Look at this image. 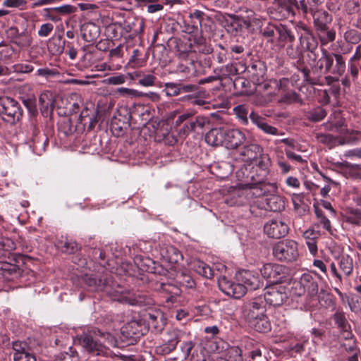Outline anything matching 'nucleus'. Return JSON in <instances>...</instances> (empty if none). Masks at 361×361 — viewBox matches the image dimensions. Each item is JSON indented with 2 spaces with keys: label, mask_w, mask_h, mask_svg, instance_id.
I'll return each mask as SVG.
<instances>
[{
  "label": "nucleus",
  "mask_w": 361,
  "mask_h": 361,
  "mask_svg": "<svg viewBox=\"0 0 361 361\" xmlns=\"http://www.w3.org/2000/svg\"><path fill=\"white\" fill-rule=\"evenodd\" d=\"M301 28L304 33L300 36V45L303 49V52L305 51L312 52L317 47V42L307 27L302 25Z\"/></svg>",
  "instance_id": "17"
},
{
  "label": "nucleus",
  "mask_w": 361,
  "mask_h": 361,
  "mask_svg": "<svg viewBox=\"0 0 361 361\" xmlns=\"http://www.w3.org/2000/svg\"><path fill=\"white\" fill-rule=\"evenodd\" d=\"M241 350L238 347L231 348L228 353L226 361H243Z\"/></svg>",
  "instance_id": "50"
},
{
  "label": "nucleus",
  "mask_w": 361,
  "mask_h": 361,
  "mask_svg": "<svg viewBox=\"0 0 361 361\" xmlns=\"http://www.w3.org/2000/svg\"><path fill=\"white\" fill-rule=\"evenodd\" d=\"M107 283L106 288L104 292L106 293L114 300L121 302H126L131 305H150L151 299L140 292L132 293L125 289L123 287L115 283L111 276L106 279Z\"/></svg>",
  "instance_id": "3"
},
{
  "label": "nucleus",
  "mask_w": 361,
  "mask_h": 361,
  "mask_svg": "<svg viewBox=\"0 0 361 361\" xmlns=\"http://www.w3.org/2000/svg\"><path fill=\"white\" fill-rule=\"evenodd\" d=\"M334 54L329 53L326 49H322V55L317 61V66L319 69L325 68L324 73H331L334 63Z\"/></svg>",
  "instance_id": "31"
},
{
  "label": "nucleus",
  "mask_w": 361,
  "mask_h": 361,
  "mask_svg": "<svg viewBox=\"0 0 361 361\" xmlns=\"http://www.w3.org/2000/svg\"><path fill=\"white\" fill-rule=\"evenodd\" d=\"M333 318L340 331L345 334L343 336L344 338L345 339L351 338L353 337V334L350 331L351 326L345 317V313L342 311L337 310L334 313Z\"/></svg>",
  "instance_id": "21"
},
{
  "label": "nucleus",
  "mask_w": 361,
  "mask_h": 361,
  "mask_svg": "<svg viewBox=\"0 0 361 361\" xmlns=\"http://www.w3.org/2000/svg\"><path fill=\"white\" fill-rule=\"evenodd\" d=\"M194 63L190 62L188 64L180 63L177 66L176 71L183 73L185 77H190L194 75Z\"/></svg>",
  "instance_id": "43"
},
{
  "label": "nucleus",
  "mask_w": 361,
  "mask_h": 361,
  "mask_svg": "<svg viewBox=\"0 0 361 361\" xmlns=\"http://www.w3.org/2000/svg\"><path fill=\"white\" fill-rule=\"evenodd\" d=\"M249 118L254 125H255L259 129L262 130L266 134L273 135H279L283 134L279 133L278 129L274 126L269 125L267 123L265 118L261 116L259 114L254 111L250 112L249 114Z\"/></svg>",
  "instance_id": "12"
},
{
  "label": "nucleus",
  "mask_w": 361,
  "mask_h": 361,
  "mask_svg": "<svg viewBox=\"0 0 361 361\" xmlns=\"http://www.w3.org/2000/svg\"><path fill=\"white\" fill-rule=\"evenodd\" d=\"M303 49L300 46L294 47L293 44H290L286 48V54L287 55L293 59H300L302 56Z\"/></svg>",
  "instance_id": "46"
},
{
  "label": "nucleus",
  "mask_w": 361,
  "mask_h": 361,
  "mask_svg": "<svg viewBox=\"0 0 361 361\" xmlns=\"http://www.w3.org/2000/svg\"><path fill=\"white\" fill-rule=\"evenodd\" d=\"M162 315L159 312H149L145 318L149 328L159 331L164 327V322L162 321Z\"/></svg>",
  "instance_id": "27"
},
{
  "label": "nucleus",
  "mask_w": 361,
  "mask_h": 361,
  "mask_svg": "<svg viewBox=\"0 0 361 361\" xmlns=\"http://www.w3.org/2000/svg\"><path fill=\"white\" fill-rule=\"evenodd\" d=\"M274 257L281 262H296L300 257L299 245L292 239H285L276 243L272 247Z\"/></svg>",
  "instance_id": "4"
},
{
  "label": "nucleus",
  "mask_w": 361,
  "mask_h": 361,
  "mask_svg": "<svg viewBox=\"0 0 361 361\" xmlns=\"http://www.w3.org/2000/svg\"><path fill=\"white\" fill-rule=\"evenodd\" d=\"M54 11L61 14H71L75 13L77 8L72 5L66 4L59 7L54 8Z\"/></svg>",
  "instance_id": "63"
},
{
  "label": "nucleus",
  "mask_w": 361,
  "mask_h": 361,
  "mask_svg": "<svg viewBox=\"0 0 361 361\" xmlns=\"http://www.w3.org/2000/svg\"><path fill=\"white\" fill-rule=\"evenodd\" d=\"M263 149L257 144H250L240 149L239 155L242 161L252 162L262 152Z\"/></svg>",
  "instance_id": "15"
},
{
  "label": "nucleus",
  "mask_w": 361,
  "mask_h": 361,
  "mask_svg": "<svg viewBox=\"0 0 361 361\" xmlns=\"http://www.w3.org/2000/svg\"><path fill=\"white\" fill-rule=\"evenodd\" d=\"M315 213L317 218L319 219V222L322 225L323 228L331 233V226L329 219L324 215L323 212L320 210H316Z\"/></svg>",
  "instance_id": "51"
},
{
  "label": "nucleus",
  "mask_w": 361,
  "mask_h": 361,
  "mask_svg": "<svg viewBox=\"0 0 361 361\" xmlns=\"http://www.w3.org/2000/svg\"><path fill=\"white\" fill-rule=\"evenodd\" d=\"M233 113L241 124L247 126L249 123L248 108L245 104H240L233 108Z\"/></svg>",
  "instance_id": "36"
},
{
  "label": "nucleus",
  "mask_w": 361,
  "mask_h": 361,
  "mask_svg": "<svg viewBox=\"0 0 361 361\" xmlns=\"http://www.w3.org/2000/svg\"><path fill=\"white\" fill-rule=\"evenodd\" d=\"M161 255L168 262L171 264L178 263L183 259V255L180 251L173 245H168L162 248Z\"/></svg>",
  "instance_id": "24"
},
{
  "label": "nucleus",
  "mask_w": 361,
  "mask_h": 361,
  "mask_svg": "<svg viewBox=\"0 0 361 361\" xmlns=\"http://www.w3.org/2000/svg\"><path fill=\"white\" fill-rule=\"evenodd\" d=\"M139 328L140 326L137 322L131 321L123 327L122 331L123 333L126 334L128 336H136L139 333Z\"/></svg>",
  "instance_id": "42"
},
{
  "label": "nucleus",
  "mask_w": 361,
  "mask_h": 361,
  "mask_svg": "<svg viewBox=\"0 0 361 361\" xmlns=\"http://www.w3.org/2000/svg\"><path fill=\"white\" fill-rule=\"evenodd\" d=\"M23 102L31 114L35 115V114H37V109L35 98L29 97L25 99H23Z\"/></svg>",
  "instance_id": "59"
},
{
  "label": "nucleus",
  "mask_w": 361,
  "mask_h": 361,
  "mask_svg": "<svg viewBox=\"0 0 361 361\" xmlns=\"http://www.w3.org/2000/svg\"><path fill=\"white\" fill-rule=\"evenodd\" d=\"M57 361H79V357L76 352L60 353L56 358Z\"/></svg>",
  "instance_id": "52"
},
{
  "label": "nucleus",
  "mask_w": 361,
  "mask_h": 361,
  "mask_svg": "<svg viewBox=\"0 0 361 361\" xmlns=\"http://www.w3.org/2000/svg\"><path fill=\"white\" fill-rule=\"evenodd\" d=\"M266 209L277 212L284 209V202L281 197L277 195H271L266 199Z\"/></svg>",
  "instance_id": "34"
},
{
  "label": "nucleus",
  "mask_w": 361,
  "mask_h": 361,
  "mask_svg": "<svg viewBox=\"0 0 361 361\" xmlns=\"http://www.w3.org/2000/svg\"><path fill=\"white\" fill-rule=\"evenodd\" d=\"M290 293L294 296L300 297L305 295V290L303 289L301 280H295L292 283Z\"/></svg>",
  "instance_id": "49"
},
{
  "label": "nucleus",
  "mask_w": 361,
  "mask_h": 361,
  "mask_svg": "<svg viewBox=\"0 0 361 361\" xmlns=\"http://www.w3.org/2000/svg\"><path fill=\"white\" fill-rule=\"evenodd\" d=\"M144 22L142 20L135 19L131 23H128L125 26L126 32H132L133 35H137L143 30Z\"/></svg>",
  "instance_id": "39"
},
{
  "label": "nucleus",
  "mask_w": 361,
  "mask_h": 361,
  "mask_svg": "<svg viewBox=\"0 0 361 361\" xmlns=\"http://www.w3.org/2000/svg\"><path fill=\"white\" fill-rule=\"evenodd\" d=\"M109 277L105 276L100 279H97L92 275L86 274L84 278V281L86 285L88 286L92 291H104L106 288V279Z\"/></svg>",
  "instance_id": "23"
},
{
  "label": "nucleus",
  "mask_w": 361,
  "mask_h": 361,
  "mask_svg": "<svg viewBox=\"0 0 361 361\" xmlns=\"http://www.w3.org/2000/svg\"><path fill=\"white\" fill-rule=\"evenodd\" d=\"M265 233L270 238H281L288 234L289 228L287 224L281 219H271L264 226Z\"/></svg>",
  "instance_id": "9"
},
{
  "label": "nucleus",
  "mask_w": 361,
  "mask_h": 361,
  "mask_svg": "<svg viewBox=\"0 0 361 361\" xmlns=\"http://www.w3.org/2000/svg\"><path fill=\"white\" fill-rule=\"evenodd\" d=\"M317 141L329 146L330 148L345 143L344 138L341 136H334L327 133H317L316 135Z\"/></svg>",
  "instance_id": "25"
},
{
  "label": "nucleus",
  "mask_w": 361,
  "mask_h": 361,
  "mask_svg": "<svg viewBox=\"0 0 361 361\" xmlns=\"http://www.w3.org/2000/svg\"><path fill=\"white\" fill-rule=\"evenodd\" d=\"M319 37L322 44L326 45L329 42L334 41L336 32L334 30H326L322 33H319Z\"/></svg>",
  "instance_id": "45"
},
{
  "label": "nucleus",
  "mask_w": 361,
  "mask_h": 361,
  "mask_svg": "<svg viewBox=\"0 0 361 361\" xmlns=\"http://www.w3.org/2000/svg\"><path fill=\"white\" fill-rule=\"evenodd\" d=\"M226 128H216L210 130L205 135V141L212 146L225 145Z\"/></svg>",
  "instance_id": "16"
},
{
  "label": "nucleus",
  "mask_w": 361,
  "mask_h": 361,
  "mask_svg": "<svg viewBox=\"0 0 361 361\" xmlns=\"http://www.w3.org/2000/svg\"><path fill=\"white\" fill-rule=\"evenodd\" d=\"M326 116L325 109L321 107H317L307 113V118L312 121H320Z\"/></svg>",
  "instance_id": "40"
},
{
  "label": "nucleus",
  "mask_w": 361,
  "mask_h": 361,
  "mask_svg": "<svg viewBox=\"0 0 361 361\" xmlns=\"http://www.w3.org/2000/svg\"><path fill=\"white\" fill-rule=\"evenodd\" d=\"M265 306L262 298H256L247 302L244 306V314L247 319H255L264 314Z\"/></svg>",
  "instance_id": "10"
},
{
  "label": "nucleus",
  "mask_w": 361,
  "mask_h": 361,
  "mask_svg": "<svg viewBox=\"0 0 361 361\" xmlns=\"http://www.w3.org/2000/svg\"><path fill=\"white\" fill-rule=\"evenodd\" d=\"M226 133L225 145L227 148H236L246 140L245 133L238 128L226 129Z\"/></svg>",
  "instance_id": "11"
},
{
  "label": "nucleus",
  "mask_w": 361,
  "mask_h": 361,
  "mask_svg": "<svg viewBox=\"0 0 361 361\" xmlns=\"http://www.w3.org/2000/svg\"><path fill=\"white\" fill-rule=\"evenodd\" d=\"M207 122L208 121L207 118L198 116L195 119L190 120L184 125L183 132L185 134H189L190 133L195 130L197 128H204L205 123Z\"/></svg>",
  "instance_id": "33"
},
{
  "label": "nucleus",
  "mask_w": 361,
  "mask_h": 361,
  "mask_svg": "<svg viewBox=\"0 0 361 361\" xmlns=\"http://www.w3.org/2000/svg\"><path fill=\"white\" fill-rule=\"evenodd\" d=\"M14 361H36V357L25 343L16 341L13 343Z\"/></svg>",
  "instance_id": "13"
},
{
  "label": "nucleus",
  "mask_w": 361,
  "mask_h": 361,
  "mask_svg": "<svg viewBox=\"0 0 361 361\" xmlns=\"http://www.w3.org/2000/svg\"><path fill=\"white\" fill-rule=\"evenodd\" d=\"M271 188H274V185L260 180L256 183L251 184L250 187V192L255 197H257L265 195L269 192L271 191Z\"/></svg>",
  "instance_id": "29"
},
{
  "label": "nucleus",
  "mask_w": 361,
  "mask_h": 361,
  "mask_svg": "<svg viewBox=\"0 0 361 361\" xmlns=\"http://www.w3.org/2000/svg\"><path fill=\"white\" fill-rule=\"evenodd\" d=\"M40 111L43 116H47L51 114L54 108L53 94L50 91L42 92L39 97Z\"/></svg>",
  "instance_id": "20"
},
{
  "label": "nucleus",
  "mask_w": 361,
  "mask_h": 361,
  "mask_svg": "<svg viewBox=\"0 0 361 361\" xmlns=\"http://www.w3.org/2000/svg\"><path fill=\"white\" fill-rule=\"evenodd\" d=\"M253 161H255V166L261 171V176H266L271 166L269 156L262 152Z\"/></svg>",
  "instance_id": "32"
},
{
  "label": "nucleus",
  "mask_w": 361,
  "mask_h": 361,
  "mask_svg": "<svg viewBox=\"0 0 361 361\" xmlns=\"http://www.w3.org/2000/svg\"><path fill=\"white\" fill-rule=\"evenodd\" d=\"M336 65L331 68V73L338 76L342 75L345 71V61L342 55L334 54Z\"/></svg>",
  "instance_id": "38"
},
{
  "label": "nucleus",
  "mask_w": 361,
  "mask_h": 361,
  "mask_svg": "<svg viewBox=\"0 0 361 361\" xmlns=\"http://www.w3.org/2000/svg\"><path fill=\"white\" fill-rule=\"evenodd\" d=\"M238 283H235L223 276L218 280L219 288L226 295L233 298H240L247 290H255L262 286L258 275L253 271L243 270L237 276Z\"/></svg>",
  "instance_id": "2"
},
{
  "label": "nucleus",
  "mask_w": 361,
  "mask_h": 361,
  "mask_svg": "<svg viewBox=\"0 0 361 361\" xmlns=\"http://www.w3.org/2000/svg\"><path fill=\"white\" fill-rule=\"evenodd\" d=\"M82 346L90 353L94 355L108 357L111 351L106 347L100 340L94 338L91 335L84 334L80 337Z\"/></svg>",
  "instance_id": "7"
},
{
  "label": "nucleus",
  "mask_w": 361,
  "mask_h": 361,
  "mask_svg": "<svg viewBox=\"0 0 361 361\" xmlns=\"http://www.w3.org/2000/svg\"><path fill=\"white\" fill-rule=\"evenodd\" d=\"M264 299L269 305L279 307L288 299L287 288L281 285L268 286L266 288Z\"/></svg>",
  "instance_id": "6"
},
{
  "label": "nucleus",
  "mask_w": 361,
  "mask_h": 361,
  "mask_svg": "<svg viewBox=\"0 0 361 361\" xmlns=\"http://www.w3.org/2000/svg\"><path fill=\"white\" fill-rule=\"evenodd\" d=\"M346 220L352 224L359 225L361 222V210L360 209H350L347 212Z\"/></svg>",
  "instance_id": "41"
},
{
  "label": "nucleus",
  "mask_w": 361,
  "mask_h": 361,
  "mask_svg": "<svg viewBox=\"0 0 361 361\" xmlns=\"http://www.w3.org/2000/svg\"><path fill=\"white\" fill-rule=\"evenodd\" d=\"M54 30V25L53 24L50 23H47L44 24H42L39 30H38V35L41 37H48L51 32Z\"/></svg>",
  "instance_id": "57"
},
{
  "label": "nucleus",
  "mask_w": 361,
  "mask_h": 361,
  "mask_svg": "<svg viewBox=\"0 0 361 361\" xmlns=\"http://www.w3.org/2000/svg\"><path fill=\"white\" fill-rule=\"evenodd\" d=\"M262 349L264 350V347L259 343H255V345L254 346L253 349L251 350L249 353L250 356L252 360H255L257 358H261L262 357Z\"/></svg>",
  "instance_id": "64"
},
{
  "label": "nucleus",
  "mask_w": 361,
  "mask_h": 361,
  "mask_svg": "<svg viewBox=\"0 0 361 361\" xmlns=\"http://www.w3.org/2000/svg\"><path fill=\"white\" fill-rule=\"evenodd\" d=\"M1 270L3 271L4 274H20V269L18 266L15 264H11L9 263H4L1 265Z\"/></svg>",
  "instance_id": "55"
},
{
  "label": "nucleus",
  "mask_w": 361,
  "mask_h": 361,
  "mask_svg": "<svg viewBox=\"0 0 361 361\" xmlns=\"http://www.w3.org/2000/svg\"><path fill=\"white\" fill-rule=\"evenodd\" d=\"M79 246L74 240H66L61 247L62 252L68 254H73L78 251Z\"/></svg>",
  "instance_id": "48"
},
{
  "label": "nucleus",
  "mask_w": 361,
  "mask_h": 361,
  "mask_svg": "<svg viewBox=\"0 0 361 361\" xmlns=\"http://www.w3.org/2000/svg\"><path fill=\"white\" fill-rule=\"evenodd\" d=\"M191 267L198 274L207 279L212 278L215 274L213 268L210 267L202 261L195 260L192 262Z\"/></svg>",
  "instance_id": "28"
},
{
  "label": "nucleus",
  "mask_w": 361,
  "mask_h": 361,
  "mask_svg": "<svg viewBox=\"0 0 361 361\" xmlns=\"http://www.w3.org/2000/svg\"><path fill=\"white\" fill-rule=\"evenodd\" d=\"M265 71L259 68V73H252V81L258 87L252 98V102L257 106H264L271 103L279 94V91L289 85V80L283 78L279 80H269L264 81Z\"/></svg>",
  "instance_id": "1"
},
{
  "label": "nucleus",
  "mask_w": 361,
  "mask_h": 361,
  "mask_svg": "<svg viewBox=\"0 0 361 361\" xmlns=\"http://www.w3.org/2000/svg\"><path fill=\"white\" fill-rule=\"evenodd\" d=\"M301 283L305 290V294L312 298L317 295L319 287L317 282L313 276L307 273L303 274L300 277Z\"/></svg>",
  "instance_id": "19"
},
{
  "label": "nucleus",
  "mask_w": 361,
  "mask_h": 361,
  "mask_svg": "<svg viewBox=\"0 0 361 361\" xmlns=\"http://www.w3.org/2000/svg\"><path fill=\"white\" fill-rule=\"evenodd\" d=\"M276 34L279 35V40L280 42L293 43L295 40V36L292 32L282 25L277 26Z\"/></svg>",
  "instance_id": "37"
},
{
  "label": "nucleus",
  "mask_w": 361,
  "mask_h": 361,
  "mask_svg": "<svg viewBox=\"0 0 361 361\" xmlns=\"http://www.w3.org/2000/svg\"><path fill=\"white\" fill-rule=\"evenodd\" d=\"M23 115L20 104L9 97H0V116L2 119L11 124L19 122Z\"/></svg>",
  "instance_id": "5"
},
{
  "label": "nucleus",
  "mask_w": 361,
  "mask_h": 361,
  "mask_svg": "<svg viewBox=\"0 0 361 361\" xmlns=\"http://www.w3.org/2000/svg\"><path fill=\"white\" fill-rule=\"evenodd\" d=\"M285 267L279 264L268 263L264 264L260 269V272L264 279L269 283H281L285 278Z\"/></svg>",
  "instance_id": "8"
},
{
  "label": "nucleus",
  "mask_w": 361,
  "mask_h": 361,
  "mask_svg": "<svg viewBox=\"0 0 361 361\" xmlns=\"http://www.w3.org/2000/svg\"><path fill=\"white\" fill-rule=\"evenodd\" d=\"M7 33L20 47H28L31 44V38L28 33L27 32L20 33L18 27L15 26L11 27Z\"/></svg>",
  "instance_id": "22"
},
{
  "label": "nucleus",
  "mask_w": 361,
  "mask_h": 361,
  "mask_svg": "<svg viewBox=\"0 0 361 361\" xmlns=\"http://www.w3.org/2000/svg\"><path fill=\"white\" fill-rule=\"evenodd\" d=\"M348 305L352 311H357L361 308V296L352 295L348 300Z\"/></svg>",
  "instance_id": "56"
},
{
  "label": "nucleus",
  "mask_w": 361,
  "mask_h": 361,
  "mask_svg": "<svg viewBox=\"0 0 361 361\" xmlns=\"http://www.w3.org/2000/svg\"><path fill=\"white\" fill-rule=\"evenodd\" d=\"M247 321L250 326L257 331L265 333L271 329L270 322L265 314L256 317L255 319H250Z\"/></svg>",
  "instance_id": "26"
},
{
  "label": "nucleus",
  "mask_w": 361,
  "mask_h": 361,
  "mask_svg": "<svg viewBox=\"0 0 361 361\" xmlns=\"http://www.w3.org/2000/svg\"><path fill=\"white\" fill-rule=\"evenodd\" d=\"M25 4V0H4L3 1V6L8 8L23 7Z\"/></svg>",
  "instance_id": "62"
},
{
  "label": "nucleus",
  "mask_w": 361,
  "mask_h": 361,
  "mask_svg": "<svg viewBox=\"0 0 361 361\" xmlns=\"http://www.w3.org/2000/svg\"><path fill=\"white\" fill-rule=\"evenodd\" d=\"M320 235V231L316 230L314 227L307 229L302 234L307 240H317L319 238Z\"/></svg>",
  "instance_id": "58"
},
{
  "label": "nucleus",
  "mask_w": 361,
  "mask_h": 361,
  "mask_svg": "<svg viewBox=\"0 0 361 361\" xmlns=\"http://www.w3.org/2000/svg\"><path fill=\"white\" fill-rule=\"evenodd\" d=\"M344 37L348 42L352 44H356L360 40V35L355 30H350L345 32Z\"/></svg>",
  "instance_id": "54"
},
{
  "label": "nucleus",
  "mask_w": 361,
  "mask_h": 361,
  "mask_svg": "<svg viewBox=\"0 0 361 361\" xmlns=\"http://www.w3.org/2000/svg\"><path fill=\"white\" fill-rule=\"evenodd\" d=\"M13 72L17 73H28L33 71L34 68L30 63H17L13 66Z\"/></svg>",
  "instance_id": "53"
},
{
  "label": "nucleus",
  "mask_w": 361,
  "mask_h": 361,
  "mask_svg": "<svg viewBox=\"0 0 361 361\" xmlns=\"http://www.w3.org/2000/svg\"><path fill=\"white\" fill-rule=\"evenodd\" d=\"M178 282L188 288H192L195 286V281L192 279V277L189 275L181 274L178 276Z\"/></svg>",
  "instance_id": "60"
},
{
  "label": "nucleus",
  "mask_w": 361,
  "mask_h": 361,
  "mask_svg": "<svg viewBox=\"0 0 361 361\" xmlns=\"http://www.w3.org/2000/svg\"><path fill=\"white\" fill-rule=\"evenodd\" d=\"M180 332L178 330L173 329L167 334V337L164 339L165 343L159 347V350L162 354H169L172 352L180 341Z\"/></svg>",
  "instance_id": "14"
},
{
  "label": "nucleus",
  "mask_w": 361,
  "mask_h": 361,
  "mask_svg": "<svg viewBox=\"0 0 361 361\" xmlns=\"http://www.w3.org/2000/svg\"><path fill=\"white\" fill-rule=\"evenodd\" d=\"M281 94L278 102L284 104H291L293 103L299 102L302 103V100L299 95L294 90H286V87L279 91Z\"/></svg>",
  "instance_id": "30"
},
{
  "label": "nucleus",
  "mask_w": 361,
  "mask_h": 361,
  "mask_svg": "<svg viewBox=\"0 0 361 361\" xmlns=\"http://www.w3.org/2000/svg\"><path fill=\"white\" fill-rule=\"evenodd\" d=\"M156 77L153 75L149 74L144 75L139 80V85L144 87H151L154 85Z\"/></svg>",
  "instance_id": "61"
},
{
  "label": "nucleus",
  "mask_w": 361,
  "mask_h": 361,
  "mask_svg": "<svg viewBox=\"0 0 361 361\" xmlns=\"http://www.w3.org/2000/svg\"><path fill=\"white\" fill-rule=\"evenodd\" d=\"M100 35V28L94 23H84L81 27L82 38L87 42H95Z\"/></svg>",
  "instance_id": "18"
},
{
  "label": "nucleus",
  "mask_w": 361,
  "mask_h": 361,
  "mask_svg": "<svg viewBox=\"0 0 361 361\" xmlns=\"http://www.w3.org/2000/svg\"><path fill=\"white\" fill-rule=\"evenodd\" d=\"M339 267L343 274L349 276L353 273V260L348 255H342L339 259Z\"/></svg>",
  "instance_id": "35"
},
{
  "label": "nucleus",
  "mask_w": 361,
  "mask_h": 361,
  "mask_svg": "<svg viewBox=\"0 0 361 361\" xmlns=\"http://www.w3.org/2000/svg\"><path fill=\"white\" fill-rule=\"evenodd\" d=\"M164 92L168 97H174L180 94V85L175 82L164 84Z\"/></svg>",
  "instance_id": "44"
},
{
  "label": "nucleus",
  "mask_w": 361,
  "mask_h": 361,
  "mask_svg": "<svg viewBox=\"0 0 361 361\" xmlns=\"http://www.w3.org/2000/svg\"><path fill=\"white\" fill-rule=\"evenodd\" d=\"M116 92L118 93L121 96L131 98L140 97L142 95V92H140L134 89H130L127 87H119L117 89Z\"/></svg>",
  "instance_id": "47"
}]
</instances>
